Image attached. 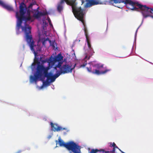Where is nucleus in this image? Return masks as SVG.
<instances>
[{"mask_svg": "<svg viewBox=\"0 0 153 153\" xmlns=\"http://www.w3.org/2000/svg\"><path fill=\"white\" fill-rule=\"evenodd\" d=\"M110 4L120 3H124L127 8L132 10L138 11L140 9L144 18L150 16L153 18V8H150L146 5H143L137 1L131 0H109Z\"/></svg>", "mask_w": 153, "mask_h": 153, "instance_id": "f257e3e1", "label": "nucleus"}, {"mask_svg": "<svg viewBox=\"0 0 153 153\" xmlns=\"http://www.w3.org/2000/svg\"><path fill=\"white\" fill-rule=\"evenodd\" d=\"M49 69V67H45L43 65H40L39 62L38 63L34 76L32 75L30 76V80L33 82H36L38 79H39L42 81H44L45 78L46 77V81L43 82V84L45 85H47L51 82H53L56 78L51 72L48 73V71Z\"/></svg>", "mask_w": 153, "mask_h": 153, "instance_id": "f03ea898", "label": "nucleus"}, {"mask_svg": "<svg viewBox=\"0 0 153 153\" xmlns=\"http://www.w3.org/2000/svg\"><path fill=\"white\" fill-rule=\"evenodd\" d=\"M19 12H16V17L18 19V23L17 24V29L18 30H19L21 27L22 28V30L25 33V28H30V32H31V28L28 25L26 24H25V26H21L22 21H25V22L27 21H30L32 22L33 21V19H32V17L30 16V10L28 9L27 10L26 13L27 16H25L26 11L25 5L24 3L22 2L19 6ZM30 28H29V29Z\"/></svg>", "mask_w": 153, "mask_h": 153, "instance_id": "7ed1b4c3", "label": "nucleus"}, {"mask_svg": "<svg viewBox=\"0 0 153 153\" xmlns=\"http://www.w3.org/2000/svg\"><path fill=\"white\" fill-rule=\"evenodd\" d=\"M25 28V40L30 47L31 50L33 52L35 55L37 54V52L41 51L40 46L37 45H34V42L32 36L30 32V28Z\"/></svg>", "mask_w": 153, "mask_h": 153, "instance_id": "20e7f679", "label": "nucleus"}, {"mask_svg": "<svg viewBox=\"0 0 153 153\" xmlns=\"http://www.w3.org/2000/svg\"><path fill=\"white\" fill-rule=\"evenodd\" d=\"M58 140L60 146L65 147L68 150H71L74 153H80V149L74 142L71 141L65 143L60 137L58 139Z\"/></svg>", "mask_w": 153, "mask_h": 153, "instance_id": "39448f33", "label": "nucleus"}, {"mask_svg": "<svg viewBox=\"0 0 153 153\" xmlns=\"http://www.w3.org/2000/svg\"><path fill=\"white\" fill-rule=\"evenodd\" d=\"M76 0H68V2H66L68 4L72 6V12L76 18L85 14L84 10L81 7H77L75 3Z\"/></svg>", "mask_w": 153, "mask_h": 153, "instance_id": "423d86ee", "label": "nucleus"}, {"mask_svg": "<svg viewBox=\"0 0 153 153\" xmlns=\"http://www.w3.org/2000/svg\"><path fill=\"white\" fill-rule=\"evenodd\" d=\"M58 68H60L61 73L62 74L69 73L72 72V70L75 67H72V65L65 64L61 67L60 64H59L58 66Z\"/></svg>", "mask_w": 153, "mask_h": 153, "instance_id": "0eeeda50", "label": "nucleus"}, {"mask_svg": "<svg viewBox=\"0 0 153 153\" xmlns=\"http://www.w3.org/2000/svg\"><path fill=\"white\" fill-rule=\"evenodd\" d=\"M86 1L87 2L85 6L86 7L98 4H106L108 2L106 0L102 1L101 0H86Z\"/></svg>", "mask_w": 153, "mask_h": 153, "instance_id": "6e6552de", "label": "nucleus"}, {"mask_svg": "<svg viewBox=\"0 0 153 153\" xmlns=\"http://www.w3.org/2000/svg\"><path fill=\"white\" fill-rule=\"evenodd\" d=\"M85 14H84L81 16H79L76 18L79 21H81L84 27V31L85 34V36L86 37V39L87 38H89V36H88V31L87 30V28L86 27V24L85 23V21L84 20V16Z\"/></svg>", "mask_w": 153, "mask_h": 153, "instance_id": "1a4fd4ad", "label": "nucleus"}, {"mask_svg": "<svg viewBox=\"0 0 153 153\" xmlns=\"http://www.w3.org/2000/svg\"><path fill=\"white\" fill-rule=\"evenodd\" d=\"M51 125L52 130L54 131H59L61 130H66L67 129L66 128H62L57 124H54L52 122L51 123Z\"/></svg>", "mask_w": 153, "mask_h": 153, "instance_id": "9d476101", "label": "nucleus"}, {"mask_svg": "<svg viewBox=\"0 0 153 153\" xmlns=\"http://www.w3.org/2000/svg\"><path fill=\"white\" fill-rule=\"evenodd\" d=\"M0 5L9 11L13 10V7L11 5L5 4L1 0H0Z\"/></svg>", "mask_w": 153, "mask_h": 153, "instance_id": "9b49d317", "label": "nucleus"}, {"mask_svg": "<svg viewBox=\"0 0 153 153\" xmlns=\"http://www.w3.org/2000/svg\"><path fill=\"white\" fill-rule=\"evenodd\" d=\"M68 2V0H61L60 2L58 3L57 7V9L59 12H61L63 10V4L64 2Z\"/></svg>", "mask_w": 153, "mask_h": 153, "instance_id": "f8f14e48", "label": "nucleus"}, {"mask_svg": "<svg viewBox=\"0 0 153 153\" xmlns=\"http://www.w3.org/2000/svg\"><path fill=\"white\" fill-rule=\"evenodd\" d=\"M37 13H35L33 14V16L36 18H38L40 16L46 15L47 14V12H39L38 10H36Z\"/></svg>", "mask_w": 153, "mask_h": 153, "instance_id": "ddd939ff", "label": "nucleus"}, {"mask_svg": "<svg viewBox=\"0 0 153 153\" xmlns=\"http://www.w3.org/2000/svg\"><path fill=\"white\" fill-rule=\"evenodd\" d=\"M110 71V69H106L104 71L100 72L99 70H95L94 71H93L92 73L93 74H96L97 75H99L101 74H105L108 71Z\"/></svg>", "mask_w": 153, "mask_h": 153, "instance_id": "4468645a", "label": "nucleus"}, {"mask_svg": "<svg viewBox=\"0 0 153 153\" xmlns=\"http://www.w3.org/2000/svg\"><path fill=\"white\" fill-rule=\"evenodd\" d=\"M47 62L48 63L49 66H51V67L53 66L56 62L55 60V58L52 56H51L50 58L49 59L47 60Z\"/></svg>", "mask_w": 153, "mask_h": 153, "instance_id": "2eb2a0df", "label": "nucleus"}, {"mask_svg": "<svg viewBox=\"0 0 153 153\" xmlns=\"http://www.w3.org/2000/svg\"><path fill=\"white\" fill-rule=\"evenodd\" d=\"M56 62H59L63 60V57L60 54H59L56 57L54 58Z\"/></svg>", "mask_w": 153, "mask_h": 153, "instance_id": "dca6fc26", "label": "nucleus"}, {"mask_svg": "<svg viewBox=\"0 0 153 153\" xmlns=\"http://www.w3.org/2000/svg\"><path fill=\"white\" fill-rule=\"evenodd\" d=\"M86 40L87 42L88 46L89 49L91 51H93V48L91 47L90 38H87Z\"/></svg>", "mask_w": 153, "mask_h": 153, "instance_id": "f3484780", "label": "nucleus"}, {"mask_svg": "<svg viewBox=\"0 0 153 153\" xmlns=\"http://www.w3.org/2000/svg\"><path fill=\"white\" fill-rule=\"evenodd\" d=\"M98 152H104L105 150L103 149H102L101 150H98L97 149H92L91 152V153H96Z\"/></svg>", "mask_w": 153, "mask_h": 153, "instance_id": "a211bd4d", "label": "nucleus"}, {"mask_svg": "<svg viewBox=\"0 0 153 153\" xmlns=\"http://www.w3.org/2000/svg\"><path fill=\"white\" fill-rule=\"evenodd\" d=\"M50 45L51 46H52V47L53 48H55V44H56V43L55 41H51V42H49Z\"/></svg>", "mask_w": 153, "mask_h": 153, "instance_id": "6ab92c4d", "label": "nucleus"}, {"mask_svg": "<svg viewBox=\"0 0 153 153\" xmlns=\"http://www.w3.org/2000/svg\"><path fill=\"white\" fill-rule=\"evenodd\" d=\"M62 74V73H61V71H60L59 72L55 74V75H54V76H55V77L56 79L61 74Z\"/></svg>", "mask_w": 153, "mask_h": 153, "instance_id": "aec40b11", "label": "nucleus"}, {"mask_svg": "<svg viewBox=\"0 0 153 153\" xmlns=\"http://www.w3.org/2000/svg\"><path fill=\"white\" fill-rule=\"evenodd\" d=\"M87 64V62L86 61H85L84 63L83 64L81 65L80 67H85Z\"/></svg>", "mask_w": 153, "mask_h": 153, "instance_id": "412c9836", "label": "nucleus"}, {"mask_svg": "<svg viewBox=\"0 0 153 153\" xmlns=\"http://www.w3.org/2000/svg\"><path fill=\"white\" fill-rule=\"evenodd\" d=\"M87 64V62L86 61H85L84 63L83 64L81 65L80 67H85Z\"/></svg>", "mask_w": 153, "mask_h": 153, "instance_id": "4be33fe9", "label": "nucleus"}, {"mask_svg": "<svg viewBox=\"0 0 153 153\" xmlns=\"http://www.w3.org/2000/svg\"><path fill=\"white\" fill-rule=\"evenodd\" d=\"M87 64V62L86 61H85L84 63L83 64L81 65L80 67H85Z\"/></svg>", "mask_w": 153, "mask_h": 153, "instance_id": "5701e85b", "label": "nucleus"}, {"mask_svg": "<svg viewBox=\"0 0 153 153\" xmlns=\"http://www.w3.org/2000/svg\"><path fill=\"white\" fill-rule=\"evenodd\" d=\"M110 146L111 147H115V146H116V145L115 144V143H110Z\"/></svg>", "mask_w": 153, "mask_h": 153, "instance_id": "b1692460", "label": "nucleus"}, {"mask_svg": "<svg viewBox=\"0 0 153 153\" xmlns=\"http://www.w3.org/2000/svg\"><path fill=\"white\" fill-rule=\"evenodd\" d=\"M86 68L88 72L92 73V69L91 68L86 67Z\"/></svg>", "mask_w": 153, "mask_h": 153, "instance_id": "393cba45", "label": "nucleus"}, {"mask_svg": "<svg viewBox=\"0 0 153 153\" xmlns=\"http://www.w3.org/2000/svg\"><path fill=\"white\" fill-rule=\"evenodd\" d=\"M116 148L118 149V147L117 146H115L114 147H113V149L112 151V153H114L115 151V149Z\"/></svg>", "mask_w": 153, "mask_h": 153, "instance_id": "a878e982", "label": "nucleus"}, {"mask_svg": "<svg viewBox=\"0 0 153 153\" xmlns=\"http://www.w3.org/2000/svg\"><path fill=\"white\" fill-rule=\"evenodd\" d=\"M44 40H45L46 42L47 41H48L49 42H51V41L48 38L46 39H44Z\"/></svg>", "mask_w": 153, "mask_h": 153, "instance_id": "bb28decb", "label": "nucleus"}, {"mask_svg": "<svg viewBox=\"0 0 153 153\" xmlns=\"http://www.w3.org/2000/svg\"><path fill=\"white\" fill-rule=\"evenodd\" d=\"M45 44H46V41L45 40H44L42 41V44L44 45H45Z\"/></svg>", "mask_w": 153, "mask_h": 153, "instance_id": "cd10ccee", "label": "nucleus"}, {"mask_svg": "<svg viewBox=\"0 0 153 153\" xmlns=\"http://www.w3.org/2000/svg\"><path fill=\"white\" fill-rule=\"evenodd\" d=\"M22 152V151L20 150L17 151L16 153H21Z\"/></svg>", "mask_w": 153, "mask_h": 153, "instance_id": "c85d7f7f", "label": "nucleus"}, {"mask_svg": "<svg viewBox=\"0 0 153 153\" xmlns=\"http://www.w3.org/2000/svg\"><path fill=\"white\" fill-rule=\"evenodd\" d=\"M48 22H49V23L50 24V23H51V21L50 19H49L48 20Z\"/></svg>", "mask_w": 153, "mask_h": 153, "instance_id": "c756f323", "label": "nucleus"}, {"mask_svg": "<svg viewBox=\"0 0 153 153\" xmlns=\"http://www.w3.org/2000/svg\"><path fill=\"white\" fill-rule=\"evenodd\" d=\"M82 4H83V3H84V1L82 0Z\"/></svg>", "mask_w": 153, "mask_h": 153, "instance_id": "7c9ffc66", "label": "nucleus"}, {"mask_svg": "<svg viewBox=\"0 0 153 153\" xmlns=\"http://www.w3.org/2000/svg\"><path fill=\"white\" fill-rule=\"evenodd\" d=\"M117 7L119 8H122V7H119V6H117Z\"/></svg>", "mask_w": 153, "mask_h": 153, "instance_id": "2f4dec72", "label": "nucleus"}, {"mask_svg": "<svg viewBox=\"0 0 153 153\" xmlns=\"http://www.w3.org/2000/svg\"><path fill=\"white\" fill-rule=\"evenodd\" d=\"M46 62V61H45V60H43L42 61V62H43V63H44V62Z\"/></svg>", "mask_w": 153, "mask_h": 153, "instance_id": "473e14b6", "label": "nucleus"}, {"mask_svg": "<svg viewBox=\"0 0 153 153\" xmlns=\"http://www.w3.org/2000/svg\"><path fill=\"white\" fill-rule=\"evenodd\" d=\"M33 5L32 4H30V5L29 6V7H30V6H32Z\"/></svg>", "mask_w": 153, "mask_h": 153, "instance_id": "72a5a7b5", "label": "nucleus"}, {"mask_svg": "<svg viewBox=\"0 0 153 153\" xmlns=\"http://www.w3.org/2000/svg\"><path fill=\"white\" fill-rule=\"evenodd\" d=\"M87 56H85V59H86L87 58Z\"/></svg>", "mask_w": 153, "mask_h": 153, "instance_id": "f704fd0d", "label": "nucleus"}, {"mask_svg": "<svg viewBox=\"0 0 153 153\" xmlns=\"http://www.w3.org/2000/svg\"><path fill=\"white\" fill-rule=\"evenodd\" d=\"M56 144H57V142H58L57 140H56Z\"/></svg>", "mask_w": 153, "mask_h": 153, "instance_id": "c9c22d12", "label": "nucleus"}, {"mask_svg": "<svg viewBox=\"0 0 153 153\" xmlns=\"http://www.w3.org/2000/svg\"><path fill=\"white\" fill-rule=\"evenodd\" d=\"M90 56H89V57H88V59H89V58H90Z\"/></svg>", "mask_w": 153, "mask_h": 153, "instance_id": "e433bc0d", "label": "nucleus"}]
</instances>
